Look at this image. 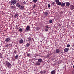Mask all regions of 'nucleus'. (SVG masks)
<instances>
[{"mask_svg": "<svg viewBox=\"0 0 74 74\" xmlns=\"http://www.w3.org/2000/svg\"><path fill=\"white\" fill-rule=\"evenodd\" d=\"M10 3L11 5H15L16 3V1L15 0H12L11 1Z\"/></svg>", "mask_w": 74, "mask_h": 74, "instance_id": "obj_1", "label": "nucleus"}, {"mask_svg": "<svg viewBox=\"0 0 74 74\" xmlns=\"http://www.w3.org/2000/svg\"><path fill=\"white\" fill-rule=\"evenodd\" d=\"M6 65L7 67H8V68H11V64H10L8 61H7L6 62Z\"/></svg>", "mask_w": 74, "mask_h": 74, "instance_id": "obj_2", "label": "nucleus"}, {"mask_svg": "<svg viewBox=\"0 0 74 74\" xmlns=\"http://www.w3.org/2000/svg\"><path fill=\"white\" fill-rule=\"evenodd\" d=\"M30 26L28 25L26 29L25 30V32H29V31H30Z\"/></svg>", "mask_w": 74, "mask_h": 74, "instance_id": "obj_3", "label": "nucleus"}, {"mask_svg": "<svg viewBox=\"0 0 74 74\" xmlns=\"http://www.w3.org/2000/svg\"><path fill=\"white\" fill-rule=\"evenodd\" d=\"M56 3L57 5H61V2H59V0H55Z\"/></svg>", "mask_w": 74, "mask_h": 74, "instance_id": "obj_4", "label": "nucleus"}, {"mask_svg": "<svg viewBox=\"0 0 74 74\" xmlns=\"http://www.w3.org/2000/svg\"><path fill=\"white\" fill-rule=\"evenodd\" d=\"M11 38H6L5 41L6 42H10Z\"/></svg>", "mask_w": 74, "mask_h": 74, "instance_id": "obj_5", "label": "nucleus"}, {"mask_svg": "<svg viewBox=\"0 0 74 74\" xmlns=\"http://www.w3.org/2000/svg\"><path fill=\"white\" fill-rule=\"evenodd\" d=\"M18 8H19L20 10H23L24 9V6H22V5H21L19 7H18Z\"/></svg>", "mask_w": 74, "mask_h": 74, "instance_id": "obj_6", "label": "nucleus"}, {"mask_svg": "<svg viewBox=\"0 0 74 74\" xmlns=\"http://www.w3.org/2000/svg\"><path fill=\"white\" fill-rule=\"evenodd\" d=\"M70 9L71 10H74V5H71L70 6Z\"/></svg>", "mask_w": 74, "mask_h": 74, "instance_id": "obj_7", "label": "nucleus"}, {"mask_svg": "<svg viewBox=\"0 0 74 74\" xmlns=\"http://www.w3.org/2000/svg\"><path fill=\"white\" fill-rule=\"evenodd\" d=\"M44 14L46 16H48V15H49V13H48V12H47V11H46L45 12H44Z\"/></svg>", "mask_w": 74, "mask_h": 74, "instance_id": "obj_8", "label": "nucleus"}, {"mask_svg": "<svg viewBox=\"0 0 74 74\" xmlns=\"http://www.w3.org/2000/svg\"><path fill=\"white\" fill-rule=\"evenodd\" d=\"M66 5V7H69L70 6V3L69 2H66L65 3Z\"/></svg>", "mask_w": 74, "mask_h": 74, "instance_id": "obj_9", "label": "nucleus"}, {"mask_svg": "<svg viewBox=\"0 0 74 74\" xmlns=\"http://www.w3.org/2000/svg\"><path fill=\"white\" fill-rule=\"evenodd\" d=\"M35 64L36 66H38L39 65H40V63L39 62H38V61H37L35 63Z\"/></svg>", "mask_w": 74, "mask_h": 74, "instance_id": "obj_10", "label": "nucleus"}, {"mask_svg": "<svg viewBox=\"0 0 74 74\" xmlns=\"http://www.w3.org/2000/svg\"><path fill=\"white\" fill-rule=\"evenodd\" d=\"M69 48H65L64 49V51L65 52H67L69 51Z\"/></svg>", "mask_w": 74, "mask_h": 74, "instance_id": "obj_11", "label": "nucleus"}, {"mask_svg": "<svg viewBox=\"0 0 74 74\" xmlns=\"http://www.w3.org/2000/svg\"><path fill=\"white\" fill-rule=\"evenodd\" d=\"M38 62H39L40 63H41V62L42 61V59L39 58L38 60Z\"/></svg>", "mask_w": 74, "mask_h": 74, "instance_id": "obj_12", "label": "nucleus"}, {"mask_svg": "<svg viewBox=\"0 0 74 74\" xmlns=\"http://www.w3.org/2000/svg\"><path fill=\"white\" fill-rule=\"evenodd\" d=\"M56 73L55 70H53L51 72V74H55Z\"/></svg>", "mask_w": 74, "mask_h": 74, "instance_id": "obj_13", "label": "nucleus"}, {"mask_svg": "<svg viewBox=\"0 0 74 74\" xmlns=\"http://www.w3.org/2000/svg\"><path fill=\"white\" fill-rule=\"evenodd\" d=\"M23 42V40L22 39H21L20 40L19 43H20V44H22Z\"/></svg>", "mask_w": 74, "mask_h": 74, "instance_id": "obj_14", "label": "nucleus"}, {"mask_svg": "<svg viewBox=\"0 0 74 74\" xmlns=\"http://www.w3.org/2000/svg\"><path fill=\"white\" fill-rule=\"evenodd\" d=\"M62 7H64L65 6V3H63V2L62 3V4L61 5Z\"/></svg>", "mask_w": 74, "mask_h": 74, "instance_id": "obj_15", "label": "nucleus"}, {"mask_svg": "<svg viewBox=\"0 0 74 74\" xmlns=\"http://www.w3.org/2000/svg\"><path fill=\"white\" fill-rule=\"evenodd\" d=\"M56 53H59L60 52V50L59 49H57L56 50Z\"/></svg>", "mask_w": 74, "mask_h": 74, "instance_id": "obj_16", "label": "nucleus"}, {"mask_svg": "<svg viewBox=\"0 0 74 74\" xmlns=\"http://www.w3.org/2000/svg\"><path fill=\"white\" fill-rule=\"evenodd\" d=\"M21 4H19V3H16V7H19L20 5Z\"/></svg>", "mask_w": 74, "mask_h": 74, "instance_id": "obj_17", "label": "nucleus"}, {"mask_svg": "<svg viewBox=\"0 0 74 74\" xmlns=\"http://www.w3.org/2000/svg\"><path fill=\"white\" fill-rule=\"evenodd\" d=\"M30 43H27V44L26 45L27 47H29V46H30Z\"/></svg>", "mask_w": 74, "mask_h": 74, "instance_id": "obj_18", "label": "nucleus"}, {"mask_svg": "<svg viewBox=\"0 0 74 74\" xmlns=\"http://www.w3.org/2000/svg\"><path fill=\"white\" fill-rule=\"evenodd\" d=\"M15 5H14L13 6H10L11 8H12V9H13V8H15Z\"/></svg>", "mask_w": 74, "mask_h": 74, "instance_id": "obj_19", "label": "nucleus"}, {"mask_svg": "<svg viewBox=\"0 0 74 74\" xmlns=\"http://www.w3.org/2000/svg\"><path fill=\"white\" fill-rule=\"evenodd\" d=\"M18 14L16 13L14 15V18H16V16H18Z\"/></svg>", "mask_w": 74, "mask_h": 74, "instance_id": "obj_20", "label": "nucleus"}, {"mask_svg": "<svg viewBox=\"0 0 74 74\" xmlns=\"http://www.w3.org/2000/svg\"><path fill=\"white\" fill-rule=\"evenodd\" d=\"M27 56L28 57H29H29H30V53H27Z\"/></svg>", "mask_w": 74, "mask_h": 74, "instance_id": "obj_21", "label": "nucleus"}, {"mask_svg": "<svg viewBox=\"0 0 74 74\" xmlns=\"http://www.w3.org/2000/svg\"><path fill=\"white\" fill-rule=\"evenodd\" d=\"M18 55H16V56L15 57V58L16 59H18Z\"/></svg>", "mask_w": 74, "mask_h": 74, "instance_id": "obj_22", "label": "nucleus"}, {"mask_svg": "<svg viewBox=\"0 0 74 74\" xmlns=\"http://www.w3.org/2000/svg\"><path fill=\"white\" fill-rule=\"evenodd\" d=\"M28 41H29L31 40V38L30 37H29L28 38Z\"/></svg>", "mask_w": 74, "mask_h": 74, "instance_id": "obj_23", "label": "nucleus"}, {"mask_svg": "<svg viewBox=\"0 0 74 74\" xmlns=\"http://www.w3.org/2000/svg\"><path fill=\"white\" fill-rule=\"evenodd\" d=\"M33 1L34 3H36V2H37V0H33Z\"/></svg>", "mask_w": 74, "mask_h": 74, "instance_id": "obj_24", "label": "nucleus"}, {"mask_svg": "<svg viewBox=\"0 0 74 74\" xmlns=\"http://www.w3.org/2000/svg\"><path fill=\"white\" fill-rule=\"evenodd\" d=\"M49 23H52V20H50L49 21Z\"/></svg>", "mask_w": 74, "mask_h": 74, "instance_id": "obj_25", "label": "nucleus"}, {"mask_svg": "<svg viewBox=\"0 0 74 74\" xmlns=\"http://www.w3.org/2000/svg\"><path fill=\"white\" fill-rule=\"evenodd\" d=\"M5 47H8V44H6V45H5Z\"/></svg>", "mask_w": 74, "mask_h": 74, "instance_id": "obj_26", "label": "nucleus"}, {"mask_svg": "<svg viewBox=\"0 0 74 74\" xmlns=\"http://www.w3.org/2000/svg\"><path fill=\"white\" fill-rule=\"evenodd\" d=\"M19 31L20 32H22V28H20L19 29Z\"/></svg>", "mask_w": 74, "mask_h": 74, "instance_id": "obj_27", "label": "nucleus"}, {"mask_svg": "<svg viewBox=\"0 0 74 74\" xmlns=\"http://www.w3.org/2000/svg\"><path fill=\"white\" fill-rule=\"evenodd\" d=\"M51 7L50 5V4H48V8H50V7Z\"/></svg>", "mask_w": 74, "mask_h": 74, "instance_id": "obj_28", "label": "nucleus"}, {"mask_svg": "<svg viewBox=\"0 0 74 74\" xmlns=\"http://www.w3.org/2000/svg\"><path fill=\"white\" fill-rule=\"evenodd\" d=\"M45 32H48V29L47 28H45Z\"/></svg>", "mask_w": 74, "mask_h": 74, "instance_id": "obj_29", "label": "nucleus"}, {"mask_svg": "<svg viewBox=\"0 0 74 74\" xmlns=\"http://www.w3.org/2000/svg\"><path fill=\"white\" fill-rule=\"evenodd\" d=\"M45 27H46V28L47 29V28H49V27H48V25H46L45 26Z\"/></svg>", "mask_w": 74, "mask_h": 74, "instance_id": "obj_30", "label": "nucleus"}, {"mask_svg": "<svg viewBox=\"0 0 74 74\" xmlns=\"http://www.w3.org/2000/svg\"><path fill=\"white\" fill-rule=\"evenodd\" d=\"M40 73L41 74H43V73H44V71H40Z\"/></svg>", "mask_w": 74, "mask_h": 74, "instance_id": "obj_31", "label": "nucleus"}, {"mask_svg": "<svg viewBox=\"0 0 74 74\" xmlns=\"http://www.w3.org/2000/svg\"><path fill=\"white\" fill-rule=\"evenodd\" d=\"M36 7V5L35 4H34V5L33 6V8H35V7Z\"/></svg>", "mask_w": 74, "mask_h": 74, "instance_id": "obj_32", "label": "nucleus"}, {"mask_svg": "<svg viewBox=\"0 0 74 74\" xmlns=\"http://www.w3.org/2000/svg\"><path fill=\"white\" fill-rule=\"evenodd\" d=\"M70 46V45L69 44L67 45L66 46L67 47H69Z\"/></svg>", "mask_w": 74, "mask_h": 74, "instance_id": "obj_33", "label": "nucleus"}, {"mask_svg": "<svg viewBox=\"0 0 74 74\" xmlns=\"http://www.w3.org/2000/svg\"><path fill=\"white\" fill-rule=\"evenodd\" d=\"M51 4H52L53 5H55V3L53 2Z\"/></svg>", "mask_w": 74, "mask_h": 74, "instance_id": "obj_34", "label": "nucleus"}, {"mask_svg": "<svg viewBox=\"0 0 74 74\" xmlns=\"http://www.w3.org/2000/svg\"><path fill=\"white\" fill-rule=\"evenodd\" d=\"M14 52L15 54H16V50L14 51Z\"/></svg>", "mask_w": 74, "mask_h": 74, "instance_id": "obj_35", "label": "nucleus"}, {"mask_svg": "<svg viewBox=\"0 0 74 74\" xmlns=\"http://www.w3.org/2000/svg\"><path fill=\"white\" fill-rule=\"evenodd\" d=\"M23 3L24 4H26V2L25 1H24V2H23Z\"/></svg>", "mask_w": 74, "mask_h": 74, "instance_id": "obj_36", "label": "nucleus"}, {"mask_svg": "<svg viewBox=\"0 0 74 74\" xmlns=\"http://www.w3.org/2000/svg\"><path fill=\"white\" fill-rule=\"evenodd\" d=\"M43 73H44V74H45V73H46V71L45 70L44 71Z\"/></svg>", "mask_w": 74, "mask_h": 74, "instance_id": "obj_37", "label": "nucleus"}, {"mask_svg": "<svg viewBox=\"0 0 74 74\" xmlns=\"http://www.w3.org/2000/svg\"><path fill=\"white\" fill-rule=\"evenodd\" d=\"M47 57H49V54H48L47 55Z\"/></svg>", "mask_w": 74, "mask_h": 74, "instance_id": "obj_38", "label": "nucleus"}, {"mask_svg": "<svg viewBox=\"0 0 74 74\" xmlns=\"http://www.w3.org/2000/svg\"><path fill=\"white\" fill-rule=\"evenodd\" d=\"M9 45H10V46H12V44H10Z\"/></svg>", "mask_w": 74, "mask_h": 74, "instance_id": "obj_39", "label": "nucleus"}, {"mask_svg": "<svg viewBox=\"0 0 74 74\" xmlns=\"http://www.w3.org/2000/svg\"><path fill=\"white\" fill-rule=\"evenodd\" d=\"M1 56H0V58H2V57L1 56Z\"/></svg>", "mask_w": 74, "mask_h": 74, "instance_id": "obj_40", "label": "nucleus"}]
</instances>
